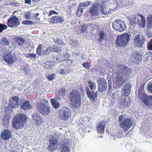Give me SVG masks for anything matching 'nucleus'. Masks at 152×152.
<instances>
[{
    "label": "nucleus",
    "mask_w": 152,
    "mask_h": 152,
    "mask_svg": "<svg viewBox=\"0 0 152 152\" xmlns=\"http://www.w3.org/2000/svg\"><path fill=\"white\" fill-rule=\"evenodd\" d=\"M27 120V117L24 114L19 113L16 114L13 120V127L16 129H22L26 124Z\"/></svg>",
    "instance_id": "obj_1"
},
{
    "label": "nucleus",
    "mask_w": 152,
    "mask_h": 152,
    "mask_svg": "<svg viewBox=\"0 0 152 152\" xmlns=\"http://www.w3.org/2000/svg\"><path fill=\"white\" fill-rule=\"evenodd\" d=\"M69 98L71 105L77 108L81 104V94L76 89H73L69 93Z\"/></svg>",
    "instance_id": "obj_2"
},
{
    "label": "nucleus",
    "mask_w": 152,
    "mask_h": 152,
    "mask_svg": "<svg viewBox=\"0 0 152 152\" xmlns=\"http://www.w3.org/2000/svg\"><path fill=\"white\" fill-rule=\"evenodd\" d=\"M36 107L39 112L44 116H47L51 112V107L48 100L43 99L37 103Z\"/></svg>",
    "instance_id": "obj_3"
},
{
    "label": "nucleus",
    "mask_w": 152,
    "mask_h": 152,
    "mask_svg": "<svg viewBox=\"0 0 152 152\" xmlns=\"http://www.w3.org/2000/svg\"><path fill=\"white\" fill-rule=\"evenodd\" d=\"M124 115H121L118 118V121L120 127L123 129L124 132H126L132 126L133 122L131 118L124 119Z\"/></svg>",
    "instance_id": "obj_4"
},
{
    "label": "nucleus",
    "mask_w": 152,
    "mask_h": 152,
    "mask_svg": "<svg viewBox=\"0 0 152 152\" xmlns=\"http://www.w3.org/2000/svg\"><path fill=\"white\" fill-rule=\"evenodd\" d=\"M130 38V35L127 33L118 35L116 40L115 44L118 47H125L129 42Z\"/></svg>",
    "instance_id": "obj_5"
},
{
    "label": "nucleus",
    "mask_w": 152,
    "mask_h": 152,
    "mask_svg": "<svg viewBox=\"0 0 152 152\" xmlns=\"http://www.w3.org/2000/svg\"><path fill=\"white\" fill-rule=\"evenodd\" d=\"M130 21L132 25L138 24L141 26L142 28H144L145 26V17L142 15L138 14L136 16L132 15L130 18Z\"/></svg>",
    "instance_id": "obj_6"
},
{
    "label": "nucleus",
    "mask_w": 152,
    "mask_h": 152,
    "mask_svg": "<svg viewBox=\"0 0 152 152\" xmlns=\"http://www.w3.org/2000/svg\"><path fill=\"white\" fill-rule=\"evenodd\" d=\"M9 103L6 107L8 111H11L19 107L20 103L19 98L17 96H12L9 99Z\"/></svg>",
    "instance_id": "obj_7"
},
{
    "label": "nucleus",
    "mask_w": 152,
    "mask_h": 152,
    "mask_svg": "<svg viewBox=\"0 0 152 152\" xmlns=\"http://www.w3.org/2000/svg\"><path fill=\"white\" fill-rule=\"evenodd\" d=\"M114 29L118 31H123L126 28L125 23L121 20H117L114 21L112 24Z\"/></svg>",
    "instance_id": "obj_8"
},
{
    "label": "nucleus",
    "mask_w": 152,
    "mask_h": 152,
    "mask_svg": "<svg viewBox=\"0 0 152 152\" xmlns=\"http://www.w3.org/2000/svg\"><path fill=\"white\" fill-rule=\"evenodd\" d=\"M20 24L19 19L15 15H12L7 21V24L10 28H17Z\"/></svg>",
    "instance_id": "obj_9"
},
{
    "label": "nucleus",
    "mask_w": 152,
    "mask_h": 152,
    "mask_svg": "<svg viewBox=\"0 0 152 152\" xmlns=\"http://www.w3.org/2000/svg\"><path fill=\"white\" fill-rule=\"evenodd\" d=\"M49 141V143L47 147L48 151L52 152L55 151L57 148L58 145V140L54 138L50 139Z\"/></svg>",
    "instance_id": "obj_10"
},
{
    "label": "nucleus",
    "mask_w": 152,
    "mask_h": 152,
    "mask_svg": "<svg viewBox=\"0 0 152 152\" xmlns=\"http://www.w3.org/2000/svg\"><path fill=\"white\" fill-rule=\"evenodd\" d=\"M60 119L64 121L67 120L70 116V113L69 110L66 107H63L58 111Z\"/></svg>",
    "instance_id": "obj_11"
},
{
    "label": "nucleus",
    "mask_w": 152,
    "mask_h": 152,
    "mask_svg": "<svg viewBox=\"0 0 152 152\" xmlns=\"http://www.w3.org/2000/svg\"><path fill=\"white\" fill-rule=\"evenodd\" d=\"M97 82L99 84L98 90L99 92H102L107 89V84L104 78L101 77L98 78Z\"/></svg>",
    "instance_id": "obj_12"
},
{
    "label": "nucleus",
    "mask_w": 152,
    "mask_h": 152,
    "mask_svg": "<svg viewBox=\"0 0 152 152\" xmlns=\"http://www.w3.org/2000/svg\"><path fill=\"white\" fill-rule=\"evenodd\" d=\"M145 40L144 36H142L140 37V35L137 34L134 37V43L135 46L141 48L144 44Z\"/></svg>",
    "instance_id": "obj_13"
},
{
    "label": "nucleus",
    "mask_w": 152,
    "mask_h": 152,
    "mask_svg": "<svg viewBox=\"0 0 152 152\" xmlns=\"http://www.w3.org/2000/svg\"><path fill=\"white\" fill-rule=\"evenodd\" d=\"M42 44H39L38 45L36 50V53L37 55L41 56L42 54L46 56L49 55L50 53L52 52L50 46H49L47 47L46 50H43L42 53Z\"/></svg>",
    "instance_id": "obj_14"
},
{
    "label": "nucleus",
    "mask_w": 152,
    "mask_h": 152,
    "mask_svg": "<svg viewBox=\"0 0 152 152\" xmlns=\"http://www.w3.org/2000/svg\"><path fill=\"white\" fill-rule=\"evenodd\" d=\"M99 4L98 3H95L89 9V12L91 16H96L98 15Z\"/></svg>",
    "instance_id": "obj_15"
},
{
    "label": "nucleus",
    "mask_w": 152,
    "mask_h": 152,
    "mask_svg": "<svg viewBox=\"0 0 152 152\" xmlns=\"http://www.w3.org/2000/svg\"><path fill=\"white\" fill-rule=\"evenodd\" d=\"M86 93L90 101L92 102H96L98 97L97 92L91 91L88 88H86Z\"/></svg>",
    "instance_id": "obj_16"
},
{
    "label": "nucleus",
    "mask_w": 152,
    "mask_h": 152,
    "mask_svg": "<svg viewBox=\"0 0 152 152\" xmlns=\"http://www.w3.org/2000/svg\"><path fill=\"white\" fill-rule=\"evenodd\" d=\"M3 60L8 64H11L15 62L14 57L10 52L7 54H4L3 56Z\"/></svg>",
    "instance_id": "obj_17"
},
{
    "label": "nucleus",
    "mask_w": 152,
    "mask_h": 152,
    "mask_svg": "<svg viewBox=\"0 0 152 152\" xmlns=\"http://www.w3.org/2000/svg\"><path fill=\"white\" fill-rule=\"evenodd\" d=\"M12 135V132L8 129H6L1 132L0 137L2 140H6L9 139Z\"/></svg>",
    "instance_id": "obj_18"
},
{
    "label": "nucleus",
    "mask_w": 152,
    "mask_h": 152,
    "mask_svg": "<svg viewBox=\"0 0 152 152\" xmlns=\"http://www.w3.org/2000/svg\"><path fill=\"white\" fill-rule=\"evenodd\" d=\"M128 96L125 94L122 95V97L123 98L121 99L120 104L122 105L123 107L128 106L130 105L131 100Z\"/></svg>",
    "instance_id": "obj_19"
},
{
    "label": "nucleus",
    "mask_w": 152,
    "mask_h": 152,
    "mask_svg": "<svg viewBox=\"0 0 152 152\" xmlns=\"http://www.w3.org/2000/svg\"><path fill=\"white\" fill-rule=\"evenodd\" d=\"M124 82L123 77L120 74H117L115 79L114 84L117 87H121Z\"/></svg>",
    "instance_id": "obj_20"
},
{
    "label": "nucleus",
    "mask_w": 152,
    "mask_h": 152,
    "mask_svg": "<svg viewBox=\"0 0 152 152\" xmlns=\"http://www.w3.org/2000/svg\"><path fill=\"white\" fill-rule=\"evenodd\" d=\"M33 120L34 121L36 125L39 126L44 121L41 117L40 115L38 113H34L32 115Z\"/></svg>",
    "instance_id": "obj_21"
},
{
    "label": "nucleus",
    "mask_w": 152,
    "mask_h": 152,
    "mask_svg": "<svg viewBox=\"0 0 152 152\" xmlns=\"http://www.w3.org/2000/svg\"><path fill=\"white\" fill-rule=\"evenodd\" d=\"M133 60L137 64L139 63L142 59V54L139 51H134L132 55Z\"/></svg>",
    "instance_id": "obj_22"
},
{
    "label": "nucleus",
    "mask_w": 152,
    "mask_h": 152,
    "mask_svg": "<svg viewBox=\"0 0 152 152\" xmlns=\"http://www.w3.org/2000/svg\"><path fill=\"white\" fill-rule=\"evenodd\" d=\"M105 126L106 122L104 121L99 122L96 126L97 132L101 134H103L104 132Z\"/></svg>",
    "instance_id": "obj_23"
},
{
    "label": "nucleus",
    "mask_w": 152,
    "mask_h": 152,
    "mask_svg": "<svg viewBox=\"0 0 152 152\" xmlns=\"http://www.w3.org/2000/svg\"><path fill=\"white\" fill-rule=\"evenodd\" d=\"M142 100L146 105L152 107V95L148 96L146 95Z\"/></svg>",
    "instance_id": "obj_24"
},
{
    "label": "nucleus",
    "mask_w": 152,
    "mask_h": 152,
    "mask_svg": "<svg viewBox=\"0 0 152 152\" xmlns=\"http://www.w3.org/2000/svg\"><path fill=\"white\" fill-rule=\"evenodd\" d=\"M145 84V83H143L140 86L139 89L138 97L139 99L141 100L147 95L143 93Z\"/></svg>",
    "instance_id": "obj_25"
},
{
    "label": "nucleus",
    "mask_w": 152,
    "mask_h": 152,
    "mask_svg": "<svg viewBox=\"0 0 152 152\" xmlns=\"http://www.w3.org/2000/svg\"><path fill=\"white\" fill-rule=\"evenodd\" d=\"M32 108V106L30 104V102L28 100H25L23 102L20 106V108L24 110H30Z\"/></svg>",
    "instance_id": "obj_26"
},
{
    "label": "nucleus",
    "mask_w": 152,
    "mask_h": 152,
    "mask_svg": "<svg viewBox=\"0 0 152 152\" xmlns=\"http://www.w3.org/2000/svg\"><path fill=\"white\" fill-rule=\"evenodd\" d=\"M132 86L130 83H128L124 86V88L121 91L125 95H129L131 92Z\"/></svg>",
    "instance_id": "obj_27"
},
{
    "label": "nucleus",
    "mask_w": 152,
    "mask_h": 152,
    "mask_svg": "<svg viewBox=\"0 0 152 152\" xmlns=\"http://www.w3.org/2000/svg\"><path fill=\"white\" fill-rule=\"evenodd\" d=\"M54 62L50 61H47L42 64L43 67L48 69H51L54 66Z\"/></svg>",
    "instance_id": "obj_28"
},
{
    "label": "nucleus",
    "mask_w": 152,
    "mask_h": 152,
    "mask_svg": "<svg viewBox=\"0 0 152 152\" xmlns=\"http://www.w3.org/2000/svg\"><path fill=\"white\" fill-rule=\"evenodd\" d=\"M117 66L118 68H119L118 72L121 73H124L129 69V68L124 65L119 64Z\"/></svg>",
    "instance_id": "obj_29"
},
{
    "label": "nucleus",
    "mask_w": 152,
    "mask_h": 152,
    "mask_svg": "<svg viewBox=\"0 0 152 152\" xmlns=\"http://www.w3.org/2000/svg\"><path fill=\"white\" fill-rule=\"evenodd\" d=\"M52 52H55L56 53H60L61 51V47L60 46L56 45H53L50 46Z\"/></svg>",
    "instance_id": "obj_30"
},
{
    "label": "nucleus",
    "mask_w": 152,
    "mask_h": 152,
    "mask_svg": "<svg viewBox=\"0 0 152 152\" xmlns=\"http://www.w3.org/2000/svg\"><path fill=\"white\" fill-rule=\"evenodd\" d=\"M0 43L3 46H7L9 44V41L8 39L3 38L0 40Z\"/></svg>",
    "instance_id": "obj_31"
},
{
    "label": "nucleus",
    "mask_w": 152,
    "mask_h": 152,
    "mask_svg": "<svg viewBox=\"0 0 152 152\" xmlns=\"http://www.w3.org/2000/svg\"><path fill=\"white\" fill-rule=\"evenodd\" d=\"M50 102L53 106L55 109L58 108L59 107V103L58 102H57L55 99L54 98L51 99Z\"/></svg>",
    "instance_id": "obj_32"
},
{
    "label": "nucleus",
    "mask_w": 152,
    "mask_h": 152,
    "mask_svg": "<svg viewBox=\"0 0 152 152\" xmlns=\"http://www.w3.org/2000/svg\"><path fill=\"white\" fill-rule=\"evenodd\" d=\"M58 95L60 96L64 97L66 94V90L64 88H61L58 91Z\"/></svg>",
    "instance_id": "obj_33"
},
{
    "label": "nucleus",
    "mask_w": 152,
    "mask_h": 152,
    "mask_svg": "<svg viewBox=\"0 0 152 152\" xmlns=\"http://www.w3.org/2000/svg\"><path fill=\"white\" fill-rule=\"evenodd\" d=\"M53 40L54 42H55L58 45L64 46L65 45L64 43L59 38H57L56 39L54 38L53 39Z\"/></svg>",
    "instance_id": "obj_34"
},
{
    "label": "nucleus",
    "mask_w": 152,
    "mask_h": 152,
    "mask_svg": "<svg viewBox=\"0 0 152 152\" xmlns=\"http://www.w3.org/2000/svg\"><path fill=\"white\" fill-rule=\"evenodd\" d=\"M147 27L150 28L152 27V16L151 15L148 16L147 18Z\"/></svg>",
    "instance_id": "obj_35"
},
{
    "label": "nucleus",
    "mask_w": 152,
    "mask_h": 152,
    "mask_svg": "<svg viewBox=\"0 0 152 152\" xmlns=\"http://www.w3.org/2000/svg\"><path fill=\"white\" fill-rule=\"evenodd\" d=\"M72 63V60L70 59L64 60L63 62V65L65 66H70Z\"/></svg>",
    "instance_id": "obj_36"
},
{
    "label": "nucleus",
    "mask_w": 152,
    "mask_h": 152,
    "mask_svg": "<svg viewBox=\"0 0 152 152\" xmlns=\"http://www.w3.org/2000/svg\"><path fill=\"white\" fill-rule=\"evenodd\" d=\"M39 15V13H37L34 14V16L33 17V18H35V20L36 21H34V24L38 23L40 21V19L39 18H38V17Z\"/></svg>",
    "instance_id": "obj_37"
},
{
    "label": "nucleus",
    "mask_w": 152,
    "mask_h": 152,
    "mask_svg": "<svg viewBox=\"0 0 152 152\" xmlns=\"http://www.w3.org/2000/svg\"><path fill=\"white\" fill-rule=\"evenodd\" d=\"M63 56L61 54H58L54 57V60L57 63H58L63 60L62 58Z\"/></svg>",
    "instance_id": "obj_38"
},
{
    "label": "nucleus",
    "mask_w": 152,
    "mask_h": 152,
    "mask_svg": "<svg viewBox=\"0 0 152 152\" xmlns=\"http://www.w3.org/2000/svg\"><path fill=\"white\" fill-rule=\"evenodd\" d=\"M83 9L79 5L78 6V9L77 12V15L78 17H80L82 14L83 12Z\"/></svg>",
    "instance_id": "obj_39"
},
{
    "label": "nucleus",
    "mask_w": 152,
    "mask_h": 152,
    "mask_svg": "<svg viewBox=\"0 0 152 152\" xmlns=\"http://www.w3.org/2000/svg\"><path fill=\"white\" fill-rule=\"evenodd\" d=\"M17 42L19 46L22 45L25 42V40L22 38L18 37L17 38Z\"/></svg>",
    "instance_id": "obj_40"
},
{
    "label": "nucleus",
    "mask_w": 152,
    "mask_h": 152,
    "mask_svg": "<svg viewBox=\"0 0 152 152\" xmlns=\"http://www.w3.org/2000/svg\"><path fill=\"white\" fill-rule=\"evenodd\" d=\"M57 23H61L64 21V18L61 16H56Z\"/></svg>",
    "instance_id": "obj_41"
},
{
    "label": "nucleus",
    "mask_w": 152,
    "mask_h": 152,
    "mask_svg": "<svg viewBox=\"0 0 152 152\" xmlns=\"http://www.w3.org/2000/svg\"><path fill=\"white\" fill-rule=\"evenodd\" d=\"M104 34H105L104 32L103 31H101L99 34V39L98 40L101 43L102 42V40L104 39Z\"/></svg>",
    "instance_id": "obj_42"
},
{
    "label": "nucleus",
    "mask_w": 152,
    "mask_h": 152,
    "mask_svg": "<svg viewBox=\"0 0 152 152\" xmlns=\"http://www.w3.org/2000/svg\"><path fill=\"white\" fill-rule=\"evenodd\" d=\"M56 75L54 73L52 75H49L46 76V77L50 81L53 80L55 78Z\"/></svg>",
    "instance_id": "obj_43"
},
{
    "label": "nucleus",
    "mask_w": 152,
    "mask_h": 152,
    "mask_svg": "<svg viewBox=\"0 0 152 152\" xmlns=\"http://www.w3.org/2000/svg\"><path fill=\"white\" fill-rule=\"evenodd\" d=\"M91 4V2L89 1H87L86 2L80 3L79 4V6L81 7H87L89 6Z\"/></svg>",
    "instance_id": "obj_44"
},
{
    "label": "nucleus",
    "mask_w": 152,
    "mask_h": 152,
    "mask_svg": "<svg viewBox=\"0 0 152 152\" xmlns=\"http://www.w3.org/2000/svg\"><path fill=\"white\" fill-rule=\"evenodd\" d=\"M82 65L84 68L87 69H89L90 68L91 65L89 62H86L82 64Z\"/></svg>",
    "instance_id": "obj_45"
},
{
    "label": "nucleus",
    "mask_w": 152,
    "mask_h": 152,
    "mask_svg": "<svg viewBox=\"0 0 152 152\" xmlns=\"http://www.w3.org/2000/svg\"><path fill=\"white\" fill-rule=\"evenodd\" d=\"M56 16H55L50 18L49 21L50 23L53 24L57 23L56 18Z\"/></svg>",
    "instance_id": "obj_46"
},
{
    "label": "nucleus",
    "mask_w": 152,
    "mask_h": 152,
    "mask_svg": "<svg viewBox=\"0 0 152 152\" xmlns=\"http://www.w3.org/2000/svg\"><path fill=\"white\" fill-rule=\"evenodd\" d=\"M88 85L90 89L91 90H93L95 86V84L94 82H91V81L88 82Z\"/></svg>",
    "instance_id": "obj_47"
},
{
    "label": "nucleus",
    "mask_w": 152,
    "mask_h": 152,
    "mask_svg": "<svg viewBox=\"0 0 152 152\" xmlns=\"http://www.w3.org/2000/svg\"><path fill=\"white\" fill-rule=\"evenodd\" d=\"M22 23L24 25H31L34 24L33 21L30 20H24L22 21Z\"/></svg>",
    "instance_id": "obj_48"
},
{
    "label": "nucleus",
    "mask_w": 152,
    "mask_h": 152,
    "mask_svg": "<svg viewBox=\"0 0 152 152\" xmlns=\"http://www.w3.org/2000/svg\"><path fill=\"white\" fill-rule=\"evenodd\" d=\"M147 48L148 50H152V39L149 40L147 45Z\"/></svg>",
    "instance_id": "obj_49"
},
{
    "label": "nucleus",
    "mask_w": 152,
    "mask_h": 152,
    "mask_svg": "<svg viewBox=\"0 0 152 152\" xmlns=\"http://www.w3.org/2000/svg\"><path fill=\"white\" fill-rule=\"evenodd\" d=\"M88 26L86 25H83L82 26L81 29V32L83 33L86 32Z\"/></svg>",
    "instance_id": "obj_50"
},
{
    "label": "nucleus",
    "mask_w": 152,
    "mask_h": 152,
    "mask_svg": "<svg viewBox=\"0 0 152 152\" xmlns=\"http://www.w3.org/2000/svg\"><path fill=\"white\" fill-rule=\"evenodd\" d=\"M7 26L4 24L0 23V33L1 32L4 30L7 29Z\"/></svg>",
    "instance_id": "obj_51"
},
{
    "label": "nucleus",
    "mask_w": 152,
    "mask_h": 152,
    "mask_svg": "<svg viewBox=\"0 0 152 152\" xmlns=\"http://www.w3.org/2000/svg\"><path fill=\"white\" fill-rule=\"evenodd\" d=\"M3 123L4 124V126L8 125L10 122V119L9 118L6 119V118H4L3 120Z\"/></svg>",
    "instance_id": "obj_52"
},
{
    "label": "nucleus",
    "mask_w": 152,
    "mask_h": 152,
    "mask_svg": "<svg viewBox=\"0 0 152 152\" xmlns=\"http://www.w3.org/2000/svg\"><path fill=\"white\" fill-rule=\"evenodd\" d=\"M101 11L102 13H103L104 14H108L109 13L108 9L106 8L102 9Z\"/></svg>",
    "instance_id": "obj_53"
},
{
    "label": "nucleus",
    "mask_w": 152,
    "mask_h": 152,
    "mask_svg": "<svg viewBox=\"0 0 152 152\" xmlns=\"http://www.w3.org/2000/svg\"><path fill=\"white\" fill-rule=\"evenodd\" d=\"M61 152H69V149L67 146H64L62 148Z\"/></svg>",
    "instance_id": "obj_54"
},
{
    "label": "nucleus",
    "mask_w": 152,
    "mask_h": 152,
    "mask_svg": "<svg viewBox=\"0 0 152 152\" xmlns=\"http://www.w3.org/2000/svg\"><path fill=\"white\" fill-rule=\"evenodd\" d=\"M125 5H128L132 4V0H123Z\"/></svg>",
    "instance_id": "obj_55"
},
{
    "label": "nucleus",
    "mask_w": 152,
    "mask_h": 152,
    "mask_svg": "<svg viewBox=\"0 0 152 152\" xmlns=\"http://www.w3.org/2000/svg\"><path fill=\"white\" fill-rule=\"evenodd\" d=\"M148 89L149 91L151 93H152V82L148 84Z\"/></svg>",
    "instance_id": "obj_56"
},
{
    "label": "nucleus",
    "mask_w": 152,
    "mask_h": 152,
    "mask_svg": "<svg viewBox=\"0 0 152 152\" xmlns=\"http://www.w3.org/2000/svg\"><path fill=\"white\" fill-rule=\"evenodd\" d=\"M25 18L29 20L31 18L30 14L29 13H26L25 15Z\"/></svg>",
    "instance_id": "obj_57"
},
{
    "label": "nucleus",
    "mask_w": 152,
    "mask_h": 152,
    "mask_svg": "<svg viewBox=\"0 0 152 152\" xmlns=\"http://www.w3.org/2000/svg\"><path fill=\"white\" fill-rule=\"evenodd\" d=\"M37 55L35 53H31V58H37Z\"/></svg>",
    "instance_id": "obj_58"
},
{
    "label": "nucleus",
    "mask_w": 152,
    "mask_h": 152,
    "mask_svg": "<svg viewBox=\"0 0 152 152\" xmlns=\"http://www.w3.org/2000/svg\"><path fill=\"white\" fill-rule=\"evenodd\" d=\"M69 54L67 53H65L64 55V59H66L67 58H69Z\"/></svg>",
    "instance_id": "obj_59"
},
{
    "label": "nucleus",
    "mask_w": 152,
    "mask_h": 152,
    "mask_svg": "<svg viewBox=\"0 0 152 152\" xmlns=\"http://www.w3.org/2000/svg\"><path fill=\"white\" fill-rule=\"evenodd\" d=\"M66 72V71L64 69H61L60 71V73L62 75H64L65 74Z\"/></svg>",
    "instance_id": "obj_60"
},
{
    "label": "nucleus",
    "mask_w": 152,
    "mask_h": 152,
    "mask_svg": "<svg viewBox=\"0 0 152 152\" xmlns=\"http://www.w3.org/2000/svg\"><path fill=\"white\" fill-rule=\"evenodd\" d=\"M25 3L30 4H31V2L30 0H25Z\"/></svg>",
    "instance_id": "obj_61"
},
{
    "label": "nucleus",
    "mask_w": 152,
    "mask_h": 152,
    "mask_svg": "<svg viewBox=\"0 0 152 152\" xmlns=\"http://www.w3.org/2000/svg\"><path fill=\"white\" fill-rule=\"evenodd\" d=\"M26 57L27 58H29L31 57V53H27L26 54H24Z\"/></svg>",
    "instance_id": "obj_62"
},
{
    "label": "nucleus",
    "mask_w": 152,
    "mask_h": 152,
    "mask_svg": "<svg viewBox=\"0 0 152 152\" xmlns=\"http://www.w3.org/2000/svg\"><path fill=\"white\" fill-rule=\"evenodd\" d=\"M53 14H58V13L56 12L55 10H51Z\"/></svg>",
    "instance_id": "obj_63"
},
{
    "label": "nucleus",
    "mask_w": 152,
    "mask_h": 152,
    "mask_svg": "<svg viewBox=\"0 0 152 152\" xmlns=\"http://www.w3.org/2000/svg\"><path fill=\"white\" fill-rule=\"evenodd\" d=\"M49 13H50V14L48 15V16L49 17L50 16H51L53 14V13L51 11H50L49 12Z\"/></svg>",
    "instance_id": "obj_64"
}]
</instances>
